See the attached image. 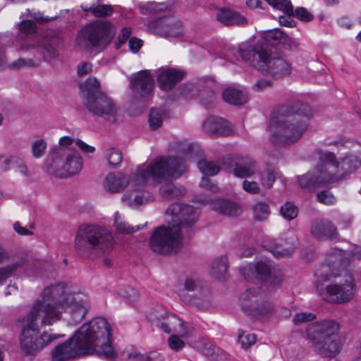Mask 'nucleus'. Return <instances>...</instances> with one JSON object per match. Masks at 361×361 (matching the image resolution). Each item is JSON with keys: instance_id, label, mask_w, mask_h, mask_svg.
Segmentation results:
<instances>
[{"instance_id": "nucleus-22", "label": "nucleus", "mask_w": 361, "mask_h": 361, "mask_svg": "<svg viewBox=\"0 0 361 361\" xmlns=\"http://www.w3.org/2000/svg\"><path fill=\"white\" fill-rule=\"evenodd\" d=\"M82 355H85V353L78 340L74 338V335L51 351L52 361H66Z\"/></svg>"}, {"instance_id": "nucleus-43", "label": "nucleus", "mask_w": 361, "mask_h": 361, "mask_svg": "<svg viewBox=\"0 0 361 361\" xmlns=\"http://www.w3.org/2000/svg\"><path fill=\"white\" fill-rule=\"evenodd\" d=\"M252 210L254 218L257 221H263L266 220L270 214L269 205L264 202L256 203Z\"/></svg>"}, {"instance_id": "nucleus-35", "label": "nucleus", "mask_w": 361, "mask_h": 361, "mask_svg": "<svg viewBox=\"0 0 361 361\" xmlns=\"http://www.w3.org/2000/svg\"><path fill=\"white\" fill-rule=\"evenodd\" d=\"M144 225H138L137 226H132L129 225L126 221L123 220L121 215L118 212L114 214V226L116 231L121 234H131L144 227Z\"/></svg>"}, {"instance_id": "nucleus-48", "label": "nucleus", "mask_w": 361, "mask_h": 361, "mask_svg": "<svg viewBox=\"0 0 361 361\" xmlns=\"http://www.w3.org/2000/svg\"><path fill=\"white\" fill-rule=\"evenodd\" d=\"M280 212L284 219L290 221L297 216L298 209L293 203L286 202L281 207Z\"/></svg>"}, {"instance_id": "nucleus-26", "label": "nucleus", "mask_w": 361, "mask_h": 361, "mask_svg": "<svg viewBox=\"0 0 361 361\" xmlns=\"http://www.w3.org/2000/svg\"><path fill=\"white\" fill-rule=\"evenodd\" d=\"M233 173L240 178L252 177L259 173L256 161L249 157L235 158L233 161Z\"/></svg>"}, {"instance_id": "nucleus-60", "label": "nucleus", "mask_w": 361, "mask_h": 361, "mask_svg": "<svg viewBox=\"0 0 361 361\" xmlns=\"http://www.w3.org/2000/svg\"><path fill=\"white\" fill-rule=\"evenodd\" d=\"M272 83L270 80L261 79L256 81L252 86V90L255 92H262L271 87Z\"/></svg>"}, {"instance_id": "nucleus-41", "label": "nucleus", "mask_w": 361, "mask_h": 361, "mask_svg": "<svg viewBox=\"0 0 361 361\" xmlns=\"http://www.w3.org/2000/svg\"><path fill=\"white\" fill-rule=\"evenodd\" d=\"M178 322V317L174 314H170L165 316L159 322V326H157V327L162 329L165 333L169 334L171 330H176V324Z\"/></svg>"}, {"instance_id": "nucleus-7", "label": "nucleus", "mask_w": 361, "mask_h": 361, "mask_svg": "<svg viewBox=\"0 0 361 361\" xmlns=\"http://www.w3.org/2000/svg\"><path fill=\"white\" fill-rule=\"evenodd\" d=\"M238 52L243 61L274 77H286L292 71V66L289 61L276 54L270 53L261 40L256 38L250 39L240 44Z\"/></svg>"}, {"instance_id": "nucleus-53", "label": "nucleus", "mask_w": 361, "mask_h": 361, "mask_svg": "<svg viewBox=\"0 0 361 361\" xmlns=\"http://www.w3.org/2000/svg\"><path fill=\"white\" fill-rule=\"evenodd\" d=\"M316 318L315 314L311 312H300L297 313L293 318V323L299 325L303 323L313 321Z\"/></svg>"}, {"instance_id": "nucleus-24", "label": "nucleus", "mask_w": 361, "mask_h": 361, "mask_svg": "<svg viewBox=\"0 0 361 361\" xmlns=\"http://www.w3.org/2000/svg\"><path fill=\"white\" fill-rule=\"evenodd\" d=\"M202 129L210 135L228 136L233 133L232 124L221 117L207 118L202 124Z\"/></svg>"}, {"instance_id": "nucleus-55", "label": "nucleus", "mask_w": 361, "mask_h": 361, "mask_svg": "<svg viewBox=\"0 0 361 361\" xmlns=\"http://www.w3.org/2000/svg\"><path fill=\"white\" fill-rule=\"evenodd\" d=\"M119 293L123 298L131 301L135 300L139 297L138 292L135 288L130 286L124 287L121 289Z\"/></svg>"}, {"instance_id": "nucleus-20", "label": "nucleus", "mask_w": 361, "mask_h": 361, "mask_svg": "<svg viewBox=\"0 0 361 361\" xmlns=\"http://www.w3.org/2000/svg\"><path fill=\"white\" fill-rule=\"evenodd\" d=\"M214 81L211 79H200L197 82V87L193 84L187 83L183 85L181 89V94L186 98L195 96L198 93L201 102L207 106L209 104L214 102L215 99Z\"/></svg>"}, {"instance_id": "nucleus-42", "label": "nucleus", "mask_w": 361, "mask_h": 361, "mask_svg": "<svg viewBox=\"0 0 361 361\" xmlns=\"http://www.w3.org/2000/svg\"><path fill=\"white\" fill-rule=\"evenodd\" d=\"M197 166L204 176H214L219 172L220 168L213 161L201 160Z\"/></svg>"}, {"instance_id": "nucleus-12", "label": "nucleus", "mask_w": 361, "mask_h": 361, "mask_svg": "<svg viewBox=\"0 0 361 361\" xmlns=\"http://www.w3.org/2000/svg\"><path fill=\"white\" fill-rule=\"evenodd\" d=\"M115 35V29L109 21L98 20L83 28L76 38L77 44L82 49L103 48Z\"/></svg>"}, {"instance_id": "nucleus-62", "label": "nucleus", "mask_w": 361, "mask_h": 361, "mask_svg": "<svg viewBox=\"0 0 361 361\" xmlns=\"http://www.w3.org/2000/svg\"><path fill=\"white\" fill-rule=\"evenodd\" d=\"M13 159V157H4L3 155H0V173L6 172L10 169V164Z\"/></svg>"}, {"instance_id": "nucleus-16", "label": "nucleus", "mask_w": 361, "mask_h": 361, "mask_svg": "<svg viewBox=\"0 0 361 361\" xmlns=\"http://www.w3.org/2000/svg\"><path fill=\"white\" fill-rule=\"evenodd\" d=\"M198 210L192 206L173 203L166 212V221L169 225L177 228L179 232L181 228L190 227L197 221Z\"/></svg>"}, {"instance_id": "nucleus-15", "label": "nucleus", "mask_w": 361, "mask_h": 361, "mask_svg": "<svg viewBox=\"0 0 361 361\" xmlns=\"http://www.w3.org/2000/svg\"><path fill=\"white\" fill-rule=\"evenodd\" d=\"M181 290L191 293V302L197 307H204L212 300L213 293L207 284L195 274L185 276L181 281Z\"/></svg>"}, {"instance_id": "nucleus-19", "label": "nucleus", "mask_w": 361, "mask_h": 361, "mask_svg": "<svg viewBox=\"0 0 361 361\" xmlns=\"http://www.w3.org/2000/svg\"><path fill=\"white\" fill-rule=\"evenodd\" d=\"M148 32L161 37H175L183 34V27L178 18L168 16L154 19L145 24Z\"/></svg>"}, {"instance_id": "nucleus-30", "label": "nucleus", "mask_w": 361, "mask_h": 361, "mask_svg": "<svg viewBox=\"0 0 361 361\" xmlns=\"http://www.w3.org/2000/svg\"><path fill=\"white\" fill-rule=\"evenodd\" d=\"M262 38L271 44H283L290 45L292 39L280 29L275 28L264 32Z\"/></svg>"}, {"instance_id": "nucleus-6", "label": "nucleus", "mask_w": 361, "mask_h": 361, "mask_svg": "<svg viewBox=\"0 0 361 361\" xmlns=\"http://www.w3.org/2000/svg\"><path fill=\"white\" fill-rule=\"evenodd\" d=\"M85 355L96 353L106 359H114L116 353L112 345L111 328L107 320L96 317L85 323L74 334Z\"/></svg>"}, {"instance_id": "nucleus-18", "label": "nucleus", "mask_w": 361, "mask_h": 361, "mask_svg": "<svg viewBox=\"0 0 361 361\" xmlns=\"http://www.w3.org/2000/svg\"><path fill=\"white\" fill-rule=\"evenodd\" d=\"M241 271L246 280H252L255 274L259 280L273 288L279 285L281 281V276L275 269H273L271 262L268 259L258 261L254 267L251 265L245 266L241 269Z\"/></svg>"}, {"instance_id": "nucleus-9", "label": "nucleus", "mask_w": 361, "mask_h": 361, "mask_svg": "<svg viewBox=\"0 0 361 361\" xmlns=\"http://www.w3.org/2000/svg\"><path fill=\"white\" fill-rule=\"evenodd\" d=\"M60 42V37L51 32L39 39L26 40L20 45L18 50L27 56L13 61L8 67L11 70H19L25 67L37 68L42 60L51 61L58 56L57 47Z\"/></svg>"}, {"instance_id": "nucleus-34", "label": "nucleus", "mask_w": 361, "mask_h": 361, "mask_svg": "<svg viewBox=\"0 0 361 361\" xmlns=\"http://www.w3.org/2000/svg\"><path fill=\"white\" fill-rule=\"evenodd\" d=\"M82 9L85 12H90L95 17L104 18L111 16L113 13V7L111 5L106 4H95L92 5L82 4Z\"/></svg>"}, {"instance_id": "nucleus-8", "label": "nucleus", "mask_w": 361, "mask_h": 361, "mask_svg": "<svg viewBox=\"0 0 361 361\" xmlns=\"http://www.w3.org/2000/svg\"><path fill=\"white\" fill-rule=\"evenodd\" d=\"M115 245L112 233L94 224H81L75 233L74 247L82 258L94 259L110 252Z\"/></svg>"}, {"instance_id": "nucleus-63", "label": "nucleus", "mask_w": 361, "mask_h": 361, "mask_svg": "<svg viewBox=\"0 0 361 361\" xmlns=\"http://www.w3.org/2000/svg\"><path fill=\"white\" fill-rule=\"evenodd\" d=\"M75 145L82 152L85 154H92L95 151L94 147L87 145L80 139L75 140Z\"/></svg>"}, {"instance_id": "nucleus-17", "label": "nucleus", "mask_w": 361, "mask_h": 361, "mask_svg": "<svg viewBox=\"0 0 361 361\" xmlns=\"http://www.w3.org/2000/svg\"><path fill=\"white\" fill-rule=\"evenodd\" d=\"M83 103L94 115L104 117L111 122L116 121L118 108L113 100L104 92H98L96 97L83 99Z\"/></svg>"}, {"instance_id": "nucleus-47", "label": "nucleus", "mask_w": 361, "mask_h": 361, "mask_svg": "<svg viewBox=\"0 0 361 361\" xmlns=\"http://www.w3.org/2000/svg\"><path fill=\"white\" fill-rule=\"evenodd\" d=\"M176 326H178L180 329V330L178 331L180 336L185 339L193 337L196 333L195 330L190 325L184 322L178 317Z\"/></svg>"}, {"instance_id": "nucleus-28", "label": "nucleus", "mask_w": 361, "mask_h": 361, "mask_svg": "<svg viewBox=\"0 0 361 361\" xmlns=\"http://www.w3.org/2000/svg\"><path fill=\"white\" fill-rule=\"evenodd\" d=\"M312 235L318 240H332L338 236L336 228L329 220H315L311 226Z\"/></svg>"}, {"instance_id": "nucleus-4", "label": "nucleus", "mask_w": 361, "mask_h": 361, "mask_svg": "<svg viewBox=\"0 0 361 361\" xmlns=\"http://www.w3.org/2000/svg\"><path fill=\"white\" fill-rule=\"evenodd\" d=\"M318 154L320 164L298 177L300 187L310 192L345 179L361 166V151L345 154L340 161L333 152L318 150Z\"/></svg>"}, {"instance_id": "nucleus-2", "label": "nucleus", "mask_w": 361, "mask_h": 361, "mask_svg": "<svg viewBox=\"0 0 361 361\" xmlns=\"http://www.w3.org/2000/svg\"><path fill=\"white\" fill-rule=\"evenodd\" d=\"M343 253L334 248L326 256V264L316 273L315 286L319 295L332 303L350 301L356 292V283L353 274L338 265L343 260Z\"/></svg>"}, {"instance_id": "nucleus-38", "label": "nucleus", "mask_w": 361, "mask_h": 361, "mask_svg": "<svg viewBox=\"0 0 361 361\" xmlns=\"http://www.w3.org/2000/svg\"><path fill=\"white\" fill-rule=\"evenodd\" d=\"M202 354L211 361H224L227 358L224 350L212 344L204 345Z\"/></svg>"}, {"instance_id": "nucleus-44", "label": "nucleus", "mask_w": 361, "mask_h": 361, "mask_svg": "<svg viewBox=\"0 0 361 361\" xmlns=\"http://www.w3.org/2000/svg\"><path fill=\"white\" fill-rule=\"evenodd\" d=\"M343 253V260L341 264L338 266L345 268L344 267L352 260H360L361 259V245H356L352 250L348 252H344L340 250Z\"/></svg>"}, {"instance_id": "nucleus-61", "label": "nucleus", "mask_w": 361, "mask_h": 361, "mask_svg": "<svg viewBox=\"0 0 361 361\" xmlns=\"http://www.w3.org/2000/svg\"><path fill=\"white\" fill-rule=\"evenodd\" d=\"M36 25L35 23L30 20H23L20 25L21 32L26 34H31L35 32Z\"/></svg>"}, {"instance_id": "nucleus-52", "label": "nucleus", "mask_w": 361, "mask_h": 361, "mask_svg": "<svg viewBox=\"0 0 361 361\" xmlns=\"http://www.w3.org/2000/svg\"><path fill=\"white\" fill-rule=\"evenodd\" d=\"M317 200L322 204L332 205L336 203V197L329 190H323L317 195Z\"/></svg>"}, {"instance_id": "nucleus-51", "label": "nucleus", "mask_w": 361, "mask_h": 361, "mask_svg": "<svg viewBox=\"0 0 361 361\" xmlns=\"http://www.w3.org/2000/svg\"><path fill=\"white\" fill-rule=\"evenodd\" d=\"M257 175L259 176L262 184L267 187H271L276 179L275 172L272 170H267L263 174L259 171Z\"/></svg>"}, {"instance_id": "nucleus-11", "label": "nucleus", "mask_w": 361, "mask_h": 361, "mask_svg": "<svg viewBox=\"0 0 361 361\" xmlns=\"http://www.w3.org/2000/svg\"><path fill=\"white\" fill-rule=\"evenodd\" d=\"M82 161L80 154L73 149L59 148L44 163L45 171L53 176L66 178L80 172Z\"/></svg>"}, {"instance_id": "nucleus-3", "label": "nucleus", "mask_w": 361, "mask_h": 361, "mask_svg": "<svg viewBox=\"0 0 361 361\" xmlns=\"http://www.w3.org/2000/svg\"><path fill=\"white\" fill-rule=\"evenodd\" d=\"M186 170L183 157H158L146 168L139 166L133 174L131 186L134 191H127L122 202L130 207H137L148 201V194L140 190L147 184L159 185L171 177L180 176Z\"/></svg>"}, {"instance_id": "nucleus-36", "label": "nucleus", "mask_w": 361, "mask_h": 361, "mask_svg": "<svg viewBox=\"0 0 361 361\" xmlns=\"http://www.w3.org/2000/svg\"><path fill=\"white\" fill-rule=\"evenodd\" d=\"M161 195L167 200H173L183 196L185 190L181 186H176L172 183H166L160 188Z\"/></svg>"}, {"instance_id": "nucleus-32", "label": "nucleus", "mask_w": 361, "mask_h": 361, "mask_svg": "<svg viewBox=\"0 0 361 361\" xmlns=\"http://www.w3.org/2000/svg\"><path fill=\"white\" fill-rule=\"evenodd\" d=\"M224 99L233 105H241L248 101V95L246 92L234 87H228L223 92Z\"/></svg>"}, {"instance_id": "nucleus-23", "label": "nucleus", "mask_w": 361, "mask_h": 361, "mask_svg": "<svg viewBox=\"0 0 361 361\" xmlns=\"http://www.w3.org/2000/svg\"><path fill=\"white\" fill-rule=\"evenodd\" d=\"M130 85L135 94L149 98L152 92L154 79L148 70H142L130 78Z\"/></svg>"}, {"instance_id": "nucleus-25", "label": "nucleus", "mask_w": 361, "mask_h": 361, "mask_svg": "<svg viewBox=\"0 0 361 361\" xmlns=\"http://www.w3.org/2000/svg\"><path fill=\"white\" fill-rule=\"evenodd\" d=\"M184 75V72L175 68H161L157 71L159 86L164 91L171 90Z\"/></svg>"}, {"instance_id": "nucleus-31", "label": "nucleus", "mask_w": 361, "mask_h": 361, "mask_svg": "<svg viewBox=\"0 0 361 361\" xmlns=\"http://www.w3.org/2000/svg\"><path fill=\"white\" fill-rule=\"evenodd\" d=\"M210 205L213 210L224 215L234 216L238 213L237 205L227 200H214L210 202Z\"/></svg>"}, {"instance_id": "nucleus-37", "label": "nucleus", "mask_w": 361, "mask_h": 361, "mask_svg": "<svg viewBox=\"0 0 361 361\" xmlns=\"http://www.w3.org/2000/svg\"><path fill=\"white\" fill-rule=\"evenodd\" d=\"M166 116V111L162 108H152L149 114L148 122L151 130L159 128Z\"/></svg>"}, {"instance_id": "nucleus-10", "label": "nucleus", "mask_w": 361, "mask_h": 361, "mask_svg": "<svg viewBox=\"0 0 361 361\" xmlns=\"http://www.w3.org/2000/svg\"><path fill=\"white\" fill-rule=\"evenodd\" d=\"M340 325L334 320L314 322L307 329L310 346L323 357H333L341 350Z\"/></svg>"}, {"instance_id": "nucleus-59", "label": "nucleus", "mask_w": 361, "mask_h": 361, "mask_svg": "<svg viewBox=\"0 0 361 361\" xmlns=\"http://www.w3.org/2000/svg\"><path fill=\"white\" fill-rule=\"evenodd\" d=\"M164 317V314L157 310H151L147 314L149 321L154 326H159V322Z\"/></svg>"}, {"instance_id": "nucleus-49", "label": "nucleus", "mask_w": 361, "mask_h": 361, "mask_svg": "<svg viewBox=\"0 0 361 361\" xmlns=\"http://www.w3.org/2000/svg\"><path fill=\"white\" fill-rule=\"evenodd\" d=\"M106 157L109 164L112 166H118L123 159L121 151L116 148L108 149L106 153Z\"/></svg>"}, {"instance_id": "nucleus-33", "label": "nucleus", "mask_w": 361, "mask_h": 361, "mask_svg": "<svg viewBox=\"0 0 361 361\" xmlns=\"http://www.w3.org/2000/svg\"><path fill=\"white\" fill-rule=\"evenodd\" d=\"M210 274L219 281L226 279L228 276V262L226 257H221L212 262Z\"/></svg>"}, {"instance_id": "nucleus-39", "label": "nucleus", "mask_w": 361, "mask_h": 361, "mask_svg": "<svg viewBox=\"0 0 361 361\" xmlns=\"http://www.w3.org/2000/svg\"><path fill=\"white\" fill-rule=\"evenodd\" d=\"M138 7L140 13L145 15L161 13L168 8V6L165 3L156 1L140 3Z\"/></svg>"}, {"instance_id": "nucleus-45", "label": "nucleus", "mask_w": 361, "mask_h": 361, "mask_svg": "<svg viewBox=\"0 0 361 361\" xmlns=\"http://www.w3.org/2000/svg\"><path fill=\"white\" fill-rule=\"evenodd\" d=\"M31 153L35 159H40L46 153L47 148V143L44 139H39L32 142Z\"/></svg>"}, {"instance_id": "nucleus-64", "label": "nucleus", "mask_w": 361, "mask_h": 361, "mask_svg": "<svg viewBox=\"0 0 361 361\" xmlns=\"http://www.w3.org/2000/svg\"><path fill=\"white\" fill-rule=\"evenodd\" d=\"M92 70V66L90 63L84 62L80 64L78 67V74L82 77L90 73Z\"/></svg>"}, {"instance_id": "nucleus-29", "label": "nucleus", "mask_w": 361, "mask_h": 361, "mask_svg": "<svg viewBox=\"0 0 361 361\" xmlns=\"http://www.w3.org/2000/svg\"><path fill=\"white\" fill-rule=\"evenodd\" d=\"M216 18L217 21L226 26L243 25L247 23L244 16L227 8L217 9Z\"/></svg>"}, {"instance_id": "nucleus-57", "label": "nucleus", "mask_w": 361, "mask_h": 361, "mask_svg": "<svg viewBox=\"0 0 361 361\" xmlns=\"http://www.w3.org/2000/svg\"><path fill=\"white\" fill-rule=\"evenodd\" d=\"M132 30L130 27H123L120 34L118 36V42L116 43V48L119 49L121 45L126 43V42L129 38L131 35Z\"/></svg>"}, {"instance_id": "nucleus-46", "label": "nucleus", "mask_w": 361, "mask_h": 361, "mask_svg": "<svg viewBox=\"0 0 361 361\" xmlns=\"http://www.w3.org/2000/svg\"><path fill=\"white\" fill-rule=\"evenodd\" d=\"M238 341L244 349H247L256 342V336L254 334L247 333L243 330L238 331Z\"/></svg>"}, {"instance_id": "nucleus-50", "label": "nucleus", "mask_w": 361, "mask_h": 361, "mask_svg": "<svg viewBox=\"0 0 361 361\" xmlns=\"http://www.w3.org/2000/svg\"><path fill=\"white\" fill-rule=\"evenodd\" d=\"M268 250L273 254L276 257H286L290 255L294 250L293 245L288 247H283L282 244H276L274 246H270Z\"/></svg>"}, {"instance_id": "nucleus-58", "label": "nucleus", "mask_w": 361, "mask_h": 361, "mask_svg": "<svg viewBox=\"0 0 361 361\" xmlns=\"http://www.w3.org/2000/svg\"><path fill=\"white\" fill-rule=\"evenodd\" d=\"M243 188L244 190L251 194H257L260 191V188L258 183L248 180H245L243 181Z\"/></svg>"}, {"instance_id": "nucleus-5", "label": "nucleus", "mask_w": 361, "mask_h": 361, "mask_svg": "<svg viewBox=\"0 0 361 361\" xmlns=\"http://www.w3.org/2000/svg\"><path fill=\"white\" fill-rule=\"evenodd\" d=\"M312 116V109L307 104L281 107L270 121V142L277 146L295 142L307 130Z\"/></svg>"}, {"instance_id": "nucleus-54", "label": "nucleus", "mask_w": 361, "mask_h": 361, "mask_svg": "<svg viewBox=\"0 0 361 361\" xmlns=\"http://www.w3.org/2000/svg\"><path fill=\"white\" fill-rule=\"evenodd\" d=\"M168 343L169 347L174 351H178L185 346V342L177 335H172L169 337Z\"/></svg>"}, {"instance_id": "nucleus-21", "label": "nucleus", "mask_w": 361, "mask_h": 361, "mask_svg": "<svg viewBox=\"0 0 361 361\" xmlns=\"http://www.w3.org/2000/svg\"><path fill=\"white\" fill-rule=\"evenodd\" d=\"M8 262L0 267V283L12 276L16 271L24 267L26 259L19 255H13L0 245V264Z\"/></svg>"}, {"instance_id": "nucleus-56", "label": "nucleus", "mask_w": 361, "mask_h": 361, "mask_svg": "<svg viewBox=\"0 0 361 361\" xmlns=\"http://www.w3.org/2000/svg\"><path fill=\"white\" fill-rule=\"evenodd\" d=\"M294 16L299 20L309 22L313 19V16L304 7H299L294 11Z\"/></svg>"}, {"instance_id": "nucleus-27", "label": "nucleus", "mask_w": 361, "mask_h": 361, "mask_svg": "<svg viewBox=\"0 0 361 361\" xmlns=\"http://www.w3.org/2000/svg\"><path fill=\"white\" fill-rule=\"evenodd\" d=\"M132 179L130 176L121 171L113 172L106 176L103 186L109 192L118 193L123 191L130 183H132Z\"/></svg>"}, {"instance_id": "nucleus-14", "label": "nucleus", "mask_w": 361, "mask_h": 361, "mask_svg": "<svg viewBox=\"0 0 361 361\" xmlns=\"http://www.w3.org/2000/svg\"><path fill=\"white\" fill-rule=\"evenodd\" d=\"M257 291L254 288L246 290L240 298L243 310L256 318H267L273 315L274 305L268 300L257 298Z\"/></svg>"}, {"instance_id": "nucleus-40", "label": "nucleus", "mask_w": 361, "mask_h": 361, "mask_svg": "<svg viewBox=\"0 0 361 361\" xmlns=\"http://www.w3.org/2000/svg\"><path fill=\"white\" fill-rule=\"evenodd\" d=\"M100 83L95 78H88L83 84L81 85L80 88L85 99L89 97H96L99 91Z\"/></svg>"}, {"instance_id": "nucleus-1", "label": "nucleus", "mask_w": 361, "mask_h": 361, "mask_svg": "<svg viewBox=\"0 0 361 361\" xmlns=\"http://www.w3.org/2000/svg\"><path fill=\"white\" fill-rule=\"evenodd\" d=\"M67 308L71 316L69 323L77 324L85 317L89 304L84 295L68 293L63 283L44 288L42 298L33 304L20 336V349L25 355L35 356L53 341L64 336L47 331L39 335L38 322L44 326L51 325L60 319L61 313Z\"/></svg>"}, {"instance_id": "nucleus-13", "label": "nucleus", "mask_w": 361, "mask_h": 361, "mask_svg": "<svg viewBox=\"0 0 361 361\" xmlns=\"http://www.w3.org/2000/svg\"><path fill=\"white\" fill-rule=\"evenodd\" d=\"M152 250L161 255L176 253L182 246V233L177 228L168 224L159 226L152 233L149 239Z\"/></svg>"}]
</instances>
